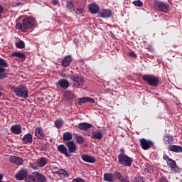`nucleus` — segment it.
Returning <instances> with one entry per match:
<instances>
[{
  "label": "nucleus",
  "instance_id": "obj_6",
  "mask_svg": "<svg viewBox=\"0 0 182 182\" xmlns=\"http://www.w3.org/2000/svg\"><path fill=\"white\" fill-rule=\"evenodd\" d=\"M155 9L157 11H161L162 12H168V4L161 1H155L154 4Z\"/></svg>",
  "mask_w": 182,
  "mask_h": 182
},
{
  "label": "nucleus",
  "instance_id": "obj_14",
  "mask_svg": "<svg viewBox=\"0 0 182 182\" xmlns=\"http://www.w3.org/2000/svg\"><path fill=\"white\" fill-rule=\"evenodd\" d=\"M33 176L36 178V182H46V177L39 172H33Z\"/></svg>",
  "mask_w": 182,
  "mask_h": 182
},
{
  "label": "nucleus",
  "instance_id": "obj_51",
  "mask_svg": "<svg viewBox=\"0 0 182 182\" xmlns=\"http://www.w3.org/2000/svg\"><path fill=\"white\" fill-rule=\"evenodd\" d=\"M21 5H23V3H21V2H16L15 3L16 6H21Z\"/></svg>",
  "mask_w": 182,
  "mask_h": 182
},
{
  "label": "nucleus",
  "instance_id": "obj_34",
  "mask_svg": "<svg viewBox=\"0 0 182 182\" xmlns=\"http://www.w3.org/2000/svg\"><path fill=\"white\" fill-rule=\"evenodd\" d=\"M57 174H58L59 176H63V177H69V174H68V171H66V170L64 169H59L58 171L57 172Z\"/></svg>",
  "mask_w": 182,
  "mask_h": 182
},
{
  "label": "nucleus",
  "instance_id": "obj_5",
  "mask_svg": "<svg viewBox=\"0 0 182 182\" xmlns=\"http://www.w3.org/2000/svg\"><path fill=\"white\" fill-rule=\"evenodd\" d=\"M118 163H119L121 166H124L125 167H131L132 163H133V159L127 155H123L122 156H119V158H118Z\"/></svg>",
  "mask_w": 182,
  "mask_h": 182
},
{
  "label": "nucleus",
  "instance_id": "obj_7",
  "mask_svg": "<svg viewBox=\"0 0 182 182\" xmlns=\"http://www.w3.org/2000/svg\"><path fill=\"white\" fill-rule=\"evenodd\" d=\"M140 146L143 150H149L151 147L154 146V143L151 140L142 138L139 140Z\"/></svg>",
  "mask_w": 182,
  "mask_h": 182
},
{
  "label": "nucleus",
  "instance_id": "obj_29",
  "mask_svg": "<svg viewBox=\"0 0 182 182\" xmlns=\"http://www.w3.org/2000/svg\"><path fill=\"white\" fill-rule=\"evenodd\" d=\"M92 139L102 140V139H103V134H102L100 131L94 132L92 135Z\"/></svg>",
  "mask_w": 182,
  "mask_h": 182
},
{
  "label": "nucleus",
  "instance_id": "obj_36",
  "mask_svg": "<svg viewBox=\"0 0 182 182\" xmlns=\"http://www.w3.org/2000/svg\"><path fill=\"white\" fill-rule=\"evenodd\" d=\"M77 102H78L79 105L82 106V105H85V103H87V97L78 98Z\"/></svg>",
  "mask_w": 182,
  "mask_h": 182
},
{
  "label": "nucleus",
  "instance_id": "obj_27",
  "mask_svg": "<svg viewBox=\"0 0 182 182\" xmlns=\"http://www.w3.org/2000/svg\"><path fill=\"white\" fill-rule=\"evenodd\" d=\"M105 181L113 182L114 181V175L111 173H106L104 174Z\"/></svg>",
  "mask_w": 182,
  "mask_h": 182
},
{
  "label": "nucleus",
  "instance_id": "obj_17",
  "mask_svg": "<svg viewBox=\"0 0 182 182\" xmlns=\"http://www.w3.org/2000/svg\"><path fill=\"white\" fill-rule=\"evenodd\" d=\"M72 63V56L71 55H66L62 60L61 65L63 68H68V66L70 65Z\"/></svg>",
  "mask_w": 182,
  "mask_h": 182
},
{
  "label": "nucleus",
  "instance_id": "obj_18",
  "mask_svg": "<svg viewBox=\"0 0 182 182\" xmlns=\"http://www.w3.org/2000/svg\"><path fill=\"white\" fill-rule=\"evenodd\" d=\"M168 150L173 153H182V146L178 145H170L168 146Z\"/></svg>",
  "mask_w": 182,
  "mask_h": 182
},
{
  "label": "nucleus",
  "instance_id": "obj_3",
  "mask_svg": "<svg viewBox=\"0 0 182 182\" xmlns=\"http://www.w3.org/2000/svg\"><path fill=\"white\" fill-rule=\"evenodd\" d=\"M142 79L144 82H146L149 86H153V87H157L159 83H160V79L153 75H144Z\"/></svg>",
  "mask_w": 182,
  "mask_h": 182
},
{
  "label": "nucleus",
  "instance_id": "obj_46",
  "mask_svg": "<svg viewBox=\"0 0 182 182\" xmlns=\"http://www.w3.org/2000/svg\"><path fill=\"white\" fill-rule=\"evenodd\" d=\"M87 102H89L90 103H95L96 100L93 98L87 97Z\"/></svg>",
  "mask_w": 182,
  "mask_h": 182
},
{
  "label": "nucleus",
  "instance_id": "obj_52",
  "mask_svg": "<svg viewBox=\"0 0 182 182\" xmlns=\"http://www.w3.org/2000/svg\"><path fill=\"white\" fill-rule=\"evenodd\" d=\"M163 159H164V160H168V159H170L169 157H168V156H167V155H164V157H163Z\"/></svg>",
  "mask_w": 182,
  "mask_h": 182
},
{
  "label": "nucleus",
  "instance_id": "obj_15",
  "mask_svg": "<svg viewBox=\"0 0 182 182\" xmlns=\"http://www.w3.org/2000/svg\"><path fill=\"white\" fill-rule=\"evenodd\" d=\"M166 163L169 167H171L172 171H178V166H177V164L176 163V161L168 159L166 161Z\"/></svg>",
  "mask_w": 182,
  "mask_h": 182
},
{
  "label": "nucleus",
  "instance_id": "obj_11",
  "mask_svg": "<svg viewBox=\"0 0 182 182\" xmlns=\"http://www.w3.org/2000/svg\"><path fill=\"white\" fill-rule=\"evenodd\" d=\"M57 150L58 151H59V153L65 156V157H68V158L70 157V154L68 151V148L65 145L63 144L58 145L57 147Z\"/></svg>",
  "mask_w": 182,
  "mask_h": 182
},
{
  "label": "nucleus",
  "instance_id": "obj_33",
  "mask_svg": "<svg viewBox=\"0 0 182 182\" xmlns=\"http://www.w3.org/2000/svg\"><path fill=\"white\" fill-rule=\"evenodd\" d=\"M54 124L57 129H60V127L63 126L64 122H63V120L58 119L55 121Z\"/></svg>",
  "mask_w": 182,
  "mask_h": 182
},
{
  "label": "nucleus",
  "instance_id": "obj_28",
  "mask_svg": "<svg viewBox=\"0 0 182 182\" xmlns=\"http://www.w3.org/2000/svg\"><path fill=\"white\" fill-rule=\"evenodd\" d=\"M68 12H75V5L72 1H68L65 5Z\"/></svg>",
  "mask_w": 182,
  "mask_h": 182
},
{
  "label": "nucleus",
  "instance_id": "obj_43",
  "mask_svg": "<svg viewBox=\"0 0 182 182\" xmlns=\"http://www.w3.org/2000/svg\"><path fill=\"white\" fill-rule=\"evenodd\" d=\"M72 182H86V181H85V180H83V178H75L72 180Z\"/></svg>",
  "mask_w": 182,
  "mask_h": 182
},
{
  "label": "nucleus",
  "instance_id": "obj_38",
  "mask_svg": "<svg viewBox=\"0 0 182 182\" xmlns=\"http://www.w3.org/2000/svg\"><path fill=\"white\" fill-rule=\"evenodd\" d=\"M164 139L169 144H171V142L173 141V136H171V135H166Z\"/></svg>",
  "mask_w": 182,
  "mask_h": 182
},
{
  "label": "nucleus",
  "instance_id": "obj_47",
  "mask_svg": "<svg viewBox=\"0 0 182 182\" xmlns=\"http://www.w3.org/2000/svg\"><path fill=\"white\" fill-rule=\"evenodd\" d=\"M120 152V154L118 155V159L122 157V156H126V154H124V149H121Z\"/></svg>",
  "mask_w": 182,
  "mask_h": 182
},
{
  "label": "nucleus",
  "instance_id": "obj_50",
  "mask_svg": "<svg viewBox=\"0 0 182 182\" xmlns=\"http://www.w3.org/2000/svg\"><path fill=\"white\" fill-rule=\"evenodd\" d=\"M58 4H59V0H53V5H58Z\"/></svg>",
  "mask_w": 182,
  "mask_h": 182
},
{
  "label": "nucleus",
  "instance_id": "obj_40",
  "mask_svg": "<svg viewBox=\"0 0 182 182\" xmlns=\"http://www.w3.org/2000/svg\"><path fill=\"white\" fill-rule=\"evenodd\" d=\"M133 5H134V6H143V2H141V1L140 0H136L132 2Z\"/></svg>",
  "mask_w": 182,
  "mask_h": 182
},
{
  "label": "nucleus",
  "instance_id": "obj_32",
  "mask_svg": "<svg viewBox=\"0 0 182 182\" xmlns=\"http://www.w3.org/2000/svg\"><path fill=\"white\" fill-rule=\"evenodd\" d=\"M75 140L77 143H78V144H83V142L86 141V139H85L83 136L80 135H76Z\"/></svg>",
  "mask_w": 182,
  "mask_h": 182
},
{
  "label": "nucleus",
  "instance_id": "obj_13",
  "mask_svg": "<svg viewBox=\"0 0 182 182\" xmlns=\"http://www.w3.org/2000/svg\"><path fill=\"white\" fill-rule=\"evenodd\" d=\"M65 144L68 150V153H75L76 151V144L73 141H66Z\"/></svg>",
  "mask_w": 182,
  "mask_h": 182
},
{
  "label": "nucleus",
  "instance_id": "obj_12",
  "mask_svg": "<svg viewBox=\"0 0 182 182\" xmlns=\"http://www.w3.org/2000/svg\"><path fill=\"white\" fill-rule=\"evenodd\" d=\"M28 176V170L26 169H21L18 171L15 176L16 180L22 181L24 180V178H26Z\"/></svg>",
  "mask_w": 182,
  "mask_h": 182
},
{
  "label": "nucleus",
  "instance_id": "obj_21",
  "mask_svg": "<svg viewBox=\"0 0 182 182\" xmlns=\"http://www.w3.org/2000/svg\"><path fill=\"white\" fill-rule=\"evenodd\" d=\"M101 18H110L112 16V11L109 9H102L100 13Z\"/></svg>",
  "mask_w": 182,
  "mask_h": 182
},
{
  "label": "nucleus",
  "instance_id": "obj_37",
  "mask_svg": "<svg viewBox=\"0 0 182 182\" xmlns=\"http://www.w3.org/2000/svg\"><path fill=\"white\" fill-rule=\"evenodd\" d=\"M16 46L18 49H23V48H25V43L23 41H20L16 43Z\"/></svg>",
  "mask_w": 182,
  "mask_h": 182
},
{
  "label": "nucleus",
  "instance_id": "obj_53",
  "mask_svg": "<svg viewBox=\"0 0 182 182\" xmlns=\"http://www.w3.org/2000/svg\"><path fill=\"white\" fill-rule=\"evenodd\" d=\"M2 178H4V176L0 174V182H2Z\"/></svg>",
  "mask_w": 182,
  "mask_h": 182
},
{
  "label": "nucleus",
  "instance_id": "obj_54",
  "mask_svg": "<svg viewBox=\"0 0 182 182\" xmlns=\"http://www.w3.org/2000/svg\"><path fill=\"white\" fill-rule=\"evenodd\" d=\"M32 168H33L34 170H38V166H33Z\"/></svg>",
  "mask_w": 182,
  "mask_h": 182
},
{
  "label": "nucleus",
  "instance_id": "obj_30",
  "mask_svg": "<svg viewBox=\"0 0 182 182\" xmlns=\"http://www.w3.org/2000/svg\"><path fill=\"white\" fill-rule=\"evenodd\" d=\"M37 164L40 167H45V165L48 164V159L45 157H42L38 160Z\"/></svg>",
  "mask_w": 182,
  "mask_h": 182
},
{
  "label": "nucleus",
  "instance_id": "obj_2",
  "mask_svg": "<svg viewBox=\"0 0 182 182\" xmlns=\"http://www.w3.org/2000/svg\"><path fill=\"white\" fill-rule=\"evenodd\" d=\"M11 90L16 97H23L26 99L29 95V90L25 85L12 86Z\"/></svg>",
  "mask_w": 182,
  "mask_h": 182
},
{
  "label": "nucleus",
  "instance_id": "obj_8",
  "mask_svg": "<svg viewBox=\"0 0 182 182\" xmlns=\"http://www.w3.org/2000/svg\"><path fill=\"white\" fill-rule=\"evenodd\" d=\"M114 181H116V180H118L119 181L121 182H130V181H129V176H123V175H122V173L120 172H115L114 174Z\"/></svg>",
  "mask_w": 182,
  "mask_h": 182
},
{
  "label": "nucleus",
  "instance_id": "obj_56",
  "mask_svg": "<svg viewBox=\"0 0 182 182\" xmlns=\"http://www.w3.org/2000/svg\"><path fill=\"white\" fill-rule=\"evenodd\" d=\"M2 96V92L0 91V97Z\"/></svg>",
  "mask_w": 182,
  "mask_h": 182
},
{
  "label": "nucleus",
  "instance_id": "obj_44",
  "mask_svg": "<svg viewBox=\"0 0 182 182\" xmlns=\"http://www.w3.org/2000/svg\"><path fill=\"white\" fill-rule=\"evenodd\" d=\"M7 77L8 75H6V73H5V72L0 73V80L5 79V77Z\"/></svg>",
  "mask_w": 182,
  "mask_h": 182
},
{
  "label": "nucleus",
  "instance_id": "obj_4",
  "mask_svg": "<svg viewBox=\"0 0 182 182\" xmlns=\"http://www.w3.org/2000/svg\"><path fill=\"white\" fill-rule=\"evenodd\" d=\"M70 79L73 81L70 85H73V87H82L85 79L82 75L75 74L70 77Z\"/></svg>",
  "mask_w": 182,
  "mask_h": 182
},
{
  "label": "nucleus",
  "instance_id": "obj_9",
  "mask_svg": "<svg viewBox=\"0 0 182 182\" xmlns=\"http://www.w3.org/2000/svg\"><path fill=\"white\" fill-rule=\"evenodd\" d=\"M81 159L82 161H85V163H90L91 164L96 163V158L86 154H82L81 155Z\"/></svg>",
  "mask_w": 182,
  "mask_h": 182
},
{
  "label": "nucleus",
  "instance_id": "obj_24",
  "mask_svg": "<svg viewBox=\"0 0 182 182\" xmlns=\"http://www.w3.org/2000/svg\"><path fill=\"white\" fill-rule=\"evenodd\" d=\"M73 139V136L72 135V133L69 132H66L63 134V141L65 143V141H70Z\"/></svg>",
  "mask_w": 182,
  "mask_h": 182
},
{
  "label": "nucleus",
  "instance_id": "obj_22",
  "mask_svg": "<svg viewBox=\"0 0 182 182\" xmlns=\"http://www.w3.org/2000/svg\"><path fill=\"white\" fill-rule=\"evenodd\" d=\"M10 130L14 134H21L22 133V129L18 124L11 126Z\"/></svg>",
  "mask_w": 182,
  "mask_h": 182
},
{
  "label": "nucleus",
  "instance_id": "obj_48",
  "mask_svg": "<svg viewBox=\"0 0 182 182\" xmlns=\"http://www.w3.org/2000/svg\"><path fill=\"white\" fill-rule=\"evenodd\" d=\"M129 56H131L132 58H137V55H136V53L134 51H131L129 53Z\"/></svg>",
  "mask_w": 182,
  "mask_h": 182
},
{
  "label": "nucleus",
  "instance_id": "obj_1",
  "mask_svg": "<svg viewBox=\"0 0 182 182\" xmlns=\"http://www.w3.org/2000/svg\"><path fill=\"white\" fill-rule=\"evenodd\" d=\"M18 19L21 21V23H16L15 28L23 32L28 31V29H32L35 26V18H33L32 16H21Z\"/></svg>",
  "mask_w": 182,
  "mask_h": 182
},
{
  "label": "nucleus",
  "instance_id": "obj_16",
  "mask_svg": "<svg viewBox=\"0 0 182 182\" xmlns=\"http://www.w3.org/2000/svg\"><path fill=\"white\" fill-rule=\"evenodd\" d=\"M35 136L36 137H37V139H43L46 136V134L43 133V130H42V128L37 127L35 129Z\"/></svg>",
  "mask_w": 182,
  "mask_h": 182
},
{
  "label": "nucleus",
  "instance_id": "obj_20",
  "mask_svg": "<svg viewBox=\"0 0 182 182\" xmlns=\"http://www.w3.org/2000/svg\"><path fill=\"white\" fill-rule=\"evenodd\" d=\"M9 160L11 163H14V164H16L17 166H21V164H23V159L18 156H11Z\"/></svg>",
  "mask_w": 182,
  "mask_h": 182
},
{
  "label": "nucleus",
  "instance_id": "obj_35",
  "mask_svg": "<svg viewBox=\"0 0 182 182\" xmlns=\"http://www.w3.org/2000/svg\"><path fill=\"white\" fill-rule=\"evenodd\" d=\"M26 182H36L35 176L27 175L25 178Z\"/></svg>",
  "mask_w": 182,
  "mask_h": 182
},
{
  "label": "nucleus",
  "instance_id": "obj_25",
  "mask_svg": "<svg viewBox=\"0 0 182 182\" xmlns=\"http://www.w3.org/2000/svg\"><path fill=\"white\" fill-rule=\"evenodd\" d=\"M4 68H8V63L4 58H0V73L5 72Z\"/></svg>",
  "mask_w": 182,
  "mask_h": 182
},
{
  "label": "nucleus",
  "instance_id": "obj_49",
  "mask_svg": "<svg viewBox=\"0 0 182 182\" xmlns=\"http://www.w3.org/2000/svg\"><path fill=\"white\" fill-rule=\"evenodd\" d=\"M2 14H4V6H2V5L0 4V19Z\"/></svg>",
  "mask_w": 182,
  "mask_h": 182
},
{
  "label": "nucleus",
  "instance_id": "obj_39",
  "mask_svg": "<svg viewBox=\"0 0 182 182\" xmlns=\"http://www.w3.org/2000/svg\"><path fill=\"white\" fill-rule=\"evenodd\" d=\"M135 182H146L144 177H141L140 176H136L134 178Z\"/></svg>",
  "mask_w": 182,
  "mask_h": 182
},
{
  "label": "nucleus",
  "instance_id": "obj_10",
  "mask_svg": "<svg viewBox=\"0 0 182 182\" xmlns=\"http://www.w3.org/2000/svg\"><path fill=\"white\" fill-rule=\"evenodd\" d=\"M23 144H32L33 141V136L32 134H26L21 139Z\"/></svg>",
  "mask_w": 182,
  "mask_h": 182
},
{
  "label": "nucleus",
  "instance_id": "obj_26",
  "mask_svg": "<svg viewBox=\"0 0 182 182\" xmlns=\"http://www.w3.org/2000/svg\"><path fill=\"white\" fill-rule=\"evenodd\" d=\"M58 85L62 87V89H64L65 90V89H68V87H69V81L65 79H62L58 81Z\"/></svg>",
  "mask_w": 182,
  "mask_h": 182
},
{
  "label": "nucleus",
  "instance_id": "obj_55",
  "mask_svg": "<svg viewBox=\"0 0 182 182\" xmlns=\"http://www.w3.org/2000/svg\"><path fill=\"white\" fill-rule=\"evenodd\" d=\"M148 172L149 173H152L153 172V169L148 170Z\"/></svg>",
  "mask_w": 182,
  "mask_h": 182
},
{
  "label": "nucleus",
  "instance_id": "obj_31",
  "mask_svg": "<svg viewBox=\"0 0 182 182\" xmlns=\"http://www.w3.org/2000/svg\"><path fill=\"white\" fill-rule=\"evenodd\" d=\"M12 58H18V59H23L25 60L26 57L23 53L14 52L11 54Z\"/></svg>",
  "mask_w": 182,
  "mask_h": 182
},
{
  "label": "nucleus",
  "instance_id": "obj_45",
  "mask_svg": "<svg viewBox=\"0 0 182 182\" xmlns=\"http://www.w3.org/2000/svg\"><path fill=\"white\" fill-rule=\"evenodd\" d=\"M159 182H168L166 176H162L159 178Z\"/></svg>",
  "mask_w": 182,
  "mask_h": 182
},
{
  "label": "nucleus",
  "instance_id": "obj_19",
  "mask_svg": "<svg viewBox=\"0 0 182 182\" xmlns=\"http://www.w3.org/2000/svg\"><path fill=\"white\" fill-rule=\"evenodd\" d=\"M89 11L91 14L96 15L97 12H99L100 7L97 6V4H90L88 5Z\"/></svg>",
  "mask_w": 182,
  "mask_h": 182
},
{
  "label": "nucleus",
  "instance_id": "obj_23",
  "mask_svg": "<svg viewBox=\"0 0 182 182\" xmlns=\"http://www.w3.org/2000/svg\"><path fill=\"white\" fill-rule=\"evenodd\" d=\"M93 125L92 124L82 122L78 124V128L80 130H87V129H92Z\"/></svg>",
  "mask_w": 182,
  "mask_h": 182
},
{
  "label": "nucleus",
  "instance_id": "obj_42",
  "mask_svg": "<svg viewBox=\"0 0 182 182\" xmlns=\"http://www.w3.org/2000/svg\"><path fill=\"white\" fill-rule=\"evenodd\" d=\"M76 15H82V14H83V10L82 9V8H78L75 9V11Z\"/></svg>",
  "mask_w": 182,
  "mask_h": 182
},
{
  "label": "nucleus",
  "instance_id": "obj_41",
  "mask_svg": "<svg viewBox=\"0 0 182 182\" xmlns=\"http://www.w3.org/2000/svg\"><path fill=\"white\" fill-rule=\"evenodd\" d=\"M65 97L68 99H73V97H75V96L73 95V92H72L71 91H68L65 92Z\"/></svg>",
  "mask_w": 182,
  "mask_h": 182
}]
</instances>
